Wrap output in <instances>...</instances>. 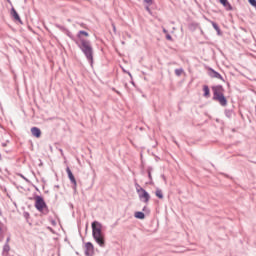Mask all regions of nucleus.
I'll return each mask as SVG.
<instances>
[{"instance_id":"28","label":"nucleus","mask_w":256,"mask_h":256,"mask_svg":"<svg viewBox=\"0 0 256 256\" xmlns=\"http://www.w3.org/2000/svg\"><path fill=\"white\" fill-rule=\"evenodd\" d=\"M163 33H168L167 29L163 28Z\"/></svg>"},{"instance_id":"1","label":"nucleus","mask_w":256,"mask_h":256,"mask_svg":"<svg viewBox=\"0 0 256 256\" xmlns=\"http://www.w3.org/2000/svg\"><path fill=\"white\" fill-rule=\"evenodd\" d=\"M74 41L79 49L82 51V53L85 55L88 63H90V65H93V46L91 45V41L87 39H80Z\"/></svg>"},{"instance_id":"17","label":"nucleus","mask_w":256,"mask_h":256,"mask_svg":"<svg viewBox=\"0 0 256 256\" xmlns=\"http://www.w3.org/2000/svg\"><path fill=\"white\" fill-rule=\"evenodd\" d=\"M134 217H136V219H145V213L135 212Z\"/></svg>"},{"instance_id":"26","label":"nucleus","mask_w":256,"mask_h":256,"mask_svg":"<svg viewBox=\"0 0 256 256\" xmlns=\"http://www.w3.org/2000/svg\"><path fill=\"white\" fill-rule=\"evenodd\" d=\"M113 31H117V28L115 27V24H112Z\"/></svg>"},{"instance_id":"31","label":"nucleus","mask_w":256,"mask_h":256,"mask_svg":"<svg viewBox=\"0 0 256 256\" xmlns=\"http://www.w3.org/2000/svg\"><path fill=\"white\" fill-rule=\"evenodd\" d=\"M128 75L131 77V73L130 72H128Z\"/></svg>"},{"instance_id":"18","label":"nucleus","mask_w":256,"mask_h":256,"mask_svg":"<svg viewBox=\"0 0 256 256\" xmlns=\"http://www.w3.org/2000/svg\"><path fill=\"white\" fill-rule=\"evenodd\" d=\"M155 194L158 199H163V191L161 189H157Z\"/></svg>"},{"instance_id":"15","label":"nucleus","mask_w":256,"mask_h":256,"mask_svg":"<svg viewBox=\"0 0 256 256\" xmlns=\"http://www.w3.org/2000/svg\"><path fill=\"white\" fill-rule=\"evenodd\" d=\"M11 13L12 17H14L16 21H19V23H21V17H19V14L17 13V10H15V8L11 9Z\"/></svg>"},{"instance_id":"35","label":"nucleus","mask_w":256,"mask_h":256,"mask_svg":"<svg viewBox=\"0 0 256 256\" xmlns=\"http://www.w3.org/2000/svg\"><path fill=\"white\" fill-rule=\"evenodd\" d=\"M0 215H2L1 209H0Z\"/></svg>"},{"instance_id":"12","label":"nucleus","mask_w":256,"mask_h":256,"mask_svg":"<svg viewBox=\"0 0 256 256\" xmlns=\"http://www.w3.org/2000/svg\"><path fill=\"white\" fill-rule=\"evenodd\" d=\"M203 91H204V97L206 99H209L211 97V91L209 90V86L204 85L203 86Z\"/></svg>"},{"instance_id":"30","label":"nucleus","mask_w":256,"mask_h":256,"mask_svg":"<svg viewBox=\"0 0 256 256\" xmlns=\"http://www.w3.org/2000/svg\"><path fill=\"white\" fill-rule=\"evenodd\" d=\"M162 178L164 181H167V178H165V175H162Z\"/></svg>"},{"instance_id":"23","label":"nucleus","mask_w":256,"mask_h":256,"mask_svg":"<svg viewBox=\"0 0 256 256\" xmlns=\"http://www.w3.org/2000/svg\"><path fill=\"white\" fill-rule=\"evenodd\" d=\"M144 3H147V5H153V0H144Z\"/></svg>"},{"instance_id":"21","label":"nucleus","mask_w":256,"mask_h":256,"mask_svg":"<svg viewBox=\"0 0 256 256\" xmlns=\"http://www.w3.org/2000/svg\"><path fill=\"white\" fill-rule=\"evenodd\" d=\"M135 187H136V191H137L138 194L142 192L141 189H143V187H141V185H139L138 183H136V184H135Z\"/></svg>"},{"instance_id":"13","label":"nucleus","mask_w":256,"mask_h":256,"mask_svg":"<svg viewBox=\"0 0 256 256\" xmlns=\"http://www.w3.org/2000/svg\"><path fill=\"white\" fill-rule=\"evenodd\" d=\"M9 251H11V247L6 243L3 247L2 255L9 256Z\"/></svg>"},{"instance_id":"6","label":"nucleus","mask_w":256,"mask_h":256,"mask_svg":"<svg viewBox=\"0 0 256 256\" xmlns=\"http://www.w3.org/2000/svg\"><path fill=\"white\" fill-rule=\"evenodd\" d=\"M85 255L86 256H93V255H95V247L93 246V243L87 242L85 244Z\"/></svg>"},{"instance_id":"7","label":"nucleus","mask_w":256,"mask_h":256,"mask_svg":"<svg viewBox=\"0 0 256 256\" xmlns=\"http://www.w3.org/2000/svg\"><path fill=\"white\" fill-rule=\"evenodd\" d=\"M66 173L68 175V179H70V182L74 187H77V180L75 179V176L73 175V172L71 171V168L67 167L66 168Z\"/></svg>"},{"instance_id":"14","label":"nucleus","mask_w":256,"mask_h":256,"mask_svg":"<svg viewBox=\"0 0 256 256\" xmlns=\"http://www.w3.org/2000/svg\"><path fill=\"white\" fill-rule=\"evenodd\" d=\"M220 3L226 7L227 11H231V9H233V7L231 6V4L229 3V1L227 0H220Z\"/></svg>"},{"instance_id":"11","label":"nucleus","mask_w":256,"mask_h":256,"mask_svg":"<svg viewBox=\"0 0 256 256\" xmlns=\"http://www.w3.org/2000/svg\"><path fill=\"white\" fill-rule=\"evenodd\" d=\"M83 35H84V37H89V33L87 31L80 30L77 34L78 39H76V41H80V39H85V38H83Z\"/></svg>"},{"instance_id":"9","label":"nucleus","mask_w":256,"mask_h":256,"mask_svg":"<svg viewBox=\"0 0 256 256\" xmlns=\"http://www.w3.org/2000/svg\"><path fill=\"white\" fill-rule=\"evenodd\" d=\"M5 233H7V227H5V224L0 222V241L5 239Z\"/></svg>"},{"instance_id":"16","label":"nucleus","mask_w":256,"mask_h":256,"mask_svg":"<svg viewBox=\"0 0 256 256\" xmlns=\"http://www.w3.org/2000/svg\"><path fill=\"white\" fill-rule=\"evenodd\" d=\"M211 25L217 32V35H221V28H219V25H217V23H215L214 21H211Z\"/></svg>"},{"instance_id":"8","label":"nucleus","mask_w":256,"mask_h":256,"mask_svg":"<svg viewBox=\"0 0 256 256\" xmlns=\"http://www.w3.org/2000/svg\"><path fill=\"white\" fill-rule=\"evenodd\" d=\"M209 75L212 77V79H220L223 81V76H221V74H219V72L215 71L213 68L209 69Z\"/></svg>"},{"instance_id":"20","label":"nucleus","mask_w":256,"mask_h":256,"mask_svg":"<svg viewBox=\"0 0 256 256\" xmlns=\"http://www.w3.org/2000/svg\"><path fill=\"white\" fill-rule=\"evenodd\" d=\"M152 171H153V168H148L147 169V173H148V177H149L150 181H153V176L151 175Z\"/></svg>"},{"instance_id":"27","label":"nucleus","mask_w":256,"mask_h":256,"mask_svg":"<svg viewBox=\"0 0 256 256\" xmlns=\"http://www.w3.org/2000/svg\"><path fill=\"white\" fill-rule=\"evenodd\" d=\"M24 217H26V219H27V217H29V213L25 212Z\"/></svg>"},{"instance_id":"22","label":"nucleus","mask_w":256,"mask_h":256,"mask_svg":"<svg viewBox=\"0 0 256 256\" xmlns=\"http://www.w3.org/2000/svg\"><path fill=\"white\" fill-rule=\"evenodd\" d=\"M248 3H250L252 7H256V0H248Z\"/></svg>"},{"instance_id":"10","label":"nucleus","mask_w":256,"mask_h":256,"mask_svg":"<svg viewBox=\"0 0 256 256\" xmlns=\"http://www.w3.org/2000/svg\"><path fill=\"white\" fill-rule=\"evenodd\" d=\"M31 134L33 135V137L39 139V137H41V129H39L38 127H32Z\"/></svg>"},{"instance_id":"4","label":"nucleus","mask_w":256,"mask_h":256,"mask_svg":"<svg viewBox=\"0 0 256 256\" xmlns=\"http://www.w3.org/2000/svg\"><path fill=\"white\" fill-rule=\"evenodd\" d=\"M35 207L39 213H42L43 215H47L49 213V208L47 207V203H45V200L41 196H35Z\"/></svg>"},{"instance_id":"34","label":"nucleus","mask_w":256,"mask_h":256,"mask_svg":"<svg viewBox=\"0 0 256 256\" xmlns=\"http://www.w3.org/2000/svg\"><path fill=\"white\" fill-rule=\"evenodd\" d=\"M52 224L55 225V221H52Z\"/></svg>"},{"instance_id":"32","label":"nucleus","mask_w":256,"mask_h":256,"mask_svg":"<svg viewBox=\"0 0 256 256\" xmlns=\"http://www.w3.org/2000/svg\"><path fill=\"white\" fill-rule=\"evenodd\" d=\"M22 178L27 180V178H26V177H24V176H22Z\"/></svg>"},{"instance_id":"25","label":"nucleus","mask_w":256,"mask_h":256,"mask_svg":"<svg viewBox=\"0 0 256 256\" xmlns=\"http://www.w3.org/2000/svg\"><path fill=\"white\" fill-rule=\"evenodd\" d=\"M9 241H11V238L8 237V238L6 239L7 245H9Z\"/></svg>"},{"instance_id":"2","label":"nucleus","mask_w":256,"mask_h":256,"mask_svg":"<svg viewBox=\"0 0 256 256\" xmlns=\"http://www.w3.org/2000/svg\"><path fill=\"white\" fill-rule=\"evenodd\" d=\"M92 237L99 247H105V235H103V225L100 222H92Z\"/></svg>"},{"instance_id":"19","label":"nucleus","mask_w":256,"mask_h":256,"mask_svg":"<svg viewBox=\"0 0 256 256\" xmlns=\"http://www.w3.org/2000/svg\"><path fill=\"white\" fill-rule=\"evenodd\" d=\"M175 75H177V77H181V75H183V69L182 68L176 69Z\"/></svg>"},{"instance_id":"29","label":"nucleus","mask_w":256,"mask_h":256,"mask_svg":"<svg viewBox=\"0 0 256 256\" xmlns=\"http://www.w3.org/2000/svg\"><path fill=\"white\" fill-rule=\"evenodd\" d=\"M146 11H151V9L149 8V6H146Z\"/></svg>"},{"instance_id":"5","label":"nucleus","mask_w":256,"mask_h":256,"mask_svg":"<svg viewBox=\"0 0 256 256\" xmlns=\"http://www.w3.org/2000/svg\"><path fill=\"white\" fill-rule=\"evenodd\" d=\"M140 193H138L139 199L143 201V203H149V200L151 199V195H149V192L145 189H140Z\"/></svg>"},{"instance_id":"33","label":"nucleus","mask_w":256,"mask_h":256,"mask_svg":"<svg viewBox=\"0 0 256 256\" xmlns=\"http://www.w3.org/2000/svg\"><path fill=\"white\" fill-rule=\"evenodd\" d=\"M22 178L27 180V178H26V177H24V176H22Z\"/></svg>"},{"instance_id":"3","label":"nucleus","mask_w":256,"mask_h":256,"mask_svg":"<svg viewBox=\"0 0 256 256\" xmlns=\"http://www.w3.org/2000/svg\"><path fill=\"white\" fill-rule=\"evenodd\" d=\"M213 90V100L214 101H218V103L222 106V107H227V98H225V95H223V91H225L223 89V86L218 85V86H214L212 88Z\"/></svg>"},{"instance_id":"24","label":"nucleus","mask_w":256,"mask_h":256,"mask_svg":"<svg viewBox=\"0 0 256 256\" xmlns=\"http://www.w3.org/2000/svg\"><path fill=\"white\" fill-rule=\"evenodd\" d=\"M166 39H167L168 41H171V39H173V38L171 37L170 34H167V35H166Z\"/></svg>"}]
</instances>
